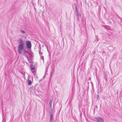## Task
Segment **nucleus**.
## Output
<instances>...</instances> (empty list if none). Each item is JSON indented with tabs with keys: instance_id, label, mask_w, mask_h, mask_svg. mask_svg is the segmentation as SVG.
Returning <instances> with one entry per match:
<instances>
[{
	"instance_id": "obj_8",
	"label": "nucleus",
	"mask_w": 122,
	"mask_h": 122,
	"mask_svg": "<svg viewBox=\"0 0 122 122\" xmlns=\"http://www.w3.org/2000/svg\"><path fill=\"white\" fill-rule=\"evenodd\" d=\"M23 51L24 52V53H23V54L24 55H25L26 53H27L28 51H26L25 50H23Z\"/></svg>"
},
{
	"instance_id": "obj_3",
	"label": "nucleus",
	"mask_w": 122,
	"mask_h": 122,
	"mask_svg": "<svg viewBox=\"0 0 122 122\" xmlns=\"http://www.w3.org/2000/svg\"><path fill=\"white\" fill-rule=\"evenodd\" d=\"M27 47L29 49H30L31 47V44L30 42L29 41H27L26 42Z\"/></svg>"
},
{
	"instance_id": "obj_6",
	"label": "nucleus",
	"mask_w": 122,
	"mask_h": 122,
	"mask_svg": "<svg viewBox=\"0 0 122 122\" xmlns=\"http://www.w3.org/2000/svg\"><path fill=\"white\" fill-rule=\"evenodd\" d=\"M28 82L29 85H31L32 82L31 80H29V79H28Z\"/></svg>"
},
{
	"instance_id": "obj_13",
	"label": "nucleus",
	"mask_w": 122,
	"mask_h": 122,
	"mask_svg": "<svg viewBox=\"0 0 122 122\" xmlns=\"http://www.w3.org/2000/svg\"><path fill=\"white\" fill-rule=\"evenodd\" d=\"M40 56L41 59H42L43 61L44 60V57L42 55H41V56Z\"/></svg>"
},
{
	"instance_id": "obj_9",
	"label": "nucleus",
	"mask_w": 122,
	"mask_h": 122,
	"mask_svg": "<svg viewBox=\"0 0 122 122\" xmlns=\"http://www.w3.org/2000/svg\"><path fill=\"white\" fill-rule=\"evenodd\" d=\"M52 103V100H50V101L49 103V104L50 105V107H49L51 108V104Z\"/></svg>"
},
{
	"instance_id": "obj_1",
	"label": "nucleus",
	"mask_w": 122,
	"mask_h": 122,
	"mask_svg": "<svg viewBox=\"0 0 122 122\" xmlns=\"http://www.w3.org/2000/svg\"><path fill=\"white\" fill-rule=\"evenodd\" d=\"M24 44H21L18 46V51L19 54H20L22 53V51L24 49Z\"/></svg>"
},
{
	"instance_id": "obj_4",
	"label": "nucleus",
	"mask_w": 122,
	"mask_h": 122,
	"mask_svg": "<svg viewBox=\"0 0 122 122\" xmlns=\"http://www.w3.org/2000/svg\"><path fill=\"white\" fill-rule=\"evenodd\" d=\"M95 119H96L98 122H103V120L102 118L100 117H96L95 118Z\"/></svg>"
},
{
	"instance_id": "obj_18",
	"label": "nucleus",
	"mask_w": 122,
	"mask_h": 122,
	"mask_svg": "<svg viewBox=\"0 0 122 122\" xmlns=\"http://www.w3.org/2000/svg\"><path fill=\"white\" fill-rule=\"evenodd\" d=\"M118 18H119V19H121V18L120 17H119L118 16Z\"/></svg>"
},
{
	"instance_id": "obj_10",
	"label": "nucleus",
	"mask_w": 122,
	"mask_h": 122,
	"mask_svg": "<svg viewBox=\"0 0 122 122\" xmlns=\"http://www.w3.org/2000/svg\"><path fill=\"white\" fill-rule=\"evenodd\" d=\"M30 69L34 68V66L32 64H31L30 66Z\"/></svg>"
},
{
	"instance_id": "obj_7",
	"label": "nucleus",
	"mask_w": 122,
	"mask_h": 122,
	"mask_svg": "<svg viewBox=\"0 0 122 122\" xmlns=\"http://www.w3.org/2000/svg\"><path fill=\"white\" fill-rule=\"evenodd\" d=\"M27 59L28 61L30 63H31L32 62V60L30 57H28Z\"/></svg>"
},
{
	"instance_id": "obj_2",
	"label": "nucleus",
	"mask_w": 122,
	"mask_h": 122,
	"mask_svg": "<svg viewBox=\"0 0 122 122\" xmlns=\"http://www.w3.org/2000/svg\"><path fill=\"white\" fill-rule=\"evenodd\" d=\"M76 13L77 16V18L78 20H79L80 17H81V15L79 14L78 10L77 9L76 6L75 8Z\"/></svg>"
},
{
	"instance_id": "obj_16",
	"label": "nucleus",
	"mask_w": 122,
	"mask_h": 122,
	"mask_svg": "<svg viewBox=\"0 0 122 122\" xmlns=\"http://www.w3.org/2000/svg\"><path fill=\"white\" fill-rule=\"evenodd\" d=\"M47 70H46V72H45V74H44V76H43V78H44L45 77V76H46V72H47Z\"/></svg>"
},
{
	"instance_id": "obj_19",
	"label": "nucleus",
	"mask_w": 122,
	"mask_h": 122,
	"mask_svg": "<svg viewBox=\"0 0 122 122\" xmlns=\"http://www.w3.org/2000/svg\"><path fill=\"white\" fill-rule=\"evenodd\" d=\"M44 46V45H42V47H43V46Z\"/></svg>"
},
{
	"instance_id": "obj_14",
	"label": "nucleus",
	"mask_w": 122,
	"mask_h": 122,
	"mask_svg": "<svg viewBox=\"0 0 122 122\" xmlns=\"http://www.w3.org/2000/svg\"><path fill=\"white\" fill-rule=\"evenodd\" d=\"M20 31L21 33H22L23 34H25V33L24 31L23 30H20Z\"/></svg>"
},
{
	"instance_id": "obj_17",
	"label": "nucleus",
	"mask_w": 122,
	"mask_h": 122,
	"mask_svg": "<svg viewBox=\"0 0 122 122\" xmlns=\"http://www.w3.org/2000/svg\"><path fill=\"white\" fill-rule=\"evenodd\" d=\"M97 98H98L99 97V95H97Z\"/></svg>"
},
{
	"instance_id": "obj_12",
	"label": "nucleus",
	"mask_w": 122,
	"mask_h": 122,
	"mask_svg": "<svg viewBox=\"0 0 122 122\" xmlns=\"http://www.w3.org/2000/svg\"><path fill=\"white\" fill-rule=\"evenodd\" d=\"M41 47H40V49L39 51V53L40 56H41V55H42L43 54V53L42 52H40L41 50Z\"/></svg>"
},
{
	"instance_id": "obj_15",
	"label": "nucleus",
	"mask_w": 122,
	"mask_h": 122,
	"mask_svg": "<svg viewBox=\"0 0 122 122\" xmlns=\"http://www.w3.org/2000/svg\"><path fill=\"white\" fill-rule=\"evenodd\" d=\"M31 71H32V72L33 73L35 71V70L34 69H31Z\"/></svg>"
},
{
	"instance_id": "obj_11",
	"label": "nucleus",
	"mask_w": 122,
	"mask_h": 122,
	"mask_svg": "<svg viewBox=\"0 0 122 122\" xmlns=\"http://www.w3.org/2000/svg\"><path fill=\"white\" fill-rule=\"evenodd\" d=\"M50 122H51L52 121V115H50Z\"/></svg>"
},
{
	"instance_id": "obj_5",
	"label": "nucleus",
	"mask_w": 122,
	"mask_h": 122,
	"mask_svg": "<svg viewBox=\"0 0 122 122\" xmlns=\"http://www.w3.org/2000/svg\"><path fill=\"white\" fill-rule=\"evenodd\" d=\"M18 41L19 42L20 44H24V42H23V40L21 38H19L18 39Z\"/></svg>"
}]
</instances>
